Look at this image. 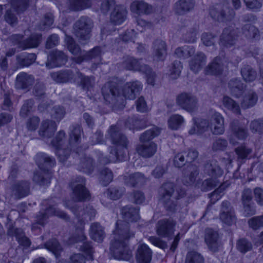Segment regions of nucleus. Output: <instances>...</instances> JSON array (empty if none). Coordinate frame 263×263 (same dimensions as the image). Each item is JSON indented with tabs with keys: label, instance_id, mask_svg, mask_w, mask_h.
I'll use <instances>...</instances> for the list:
<instances>
[{
	"label": "nucleus",
	"instance_id": "nucleus-1",
	"mask_svg": "<svg viewBox=\"0 0 263 263\" xmlns=\"http://www.w3.org/2000/svg\"><path fill=\"white\" fill-rule=\"evenodd\" d=\"M139 208L132 205H126L121 209V214L125 221H118L114 231V239L110 248L115 259L129 260L132 256V251L128 246V240L134 236V233L129 230L128 222L137 221L139 218Z\"/></svg>",
	"mask_w": 263,
	"mask_h": 263
},
{
	"label": "nucleus",
	"instance_id": "nucleus-2",
	"mask_svg": "<svg viewBox=\"0 0 263 263\" xmlns=\"http://www.w3.org/2000/svg\"><path fill=\"white\" fill-rule=\"evenodd\" d=\"M36 165L43 172L35 173L33 180L40 185H48L50 183L52 172L51 168L56 164L54 158L44 153H37L34 158Z\"/></svg>",
	"mask_w": 263,
	"mask_h": 263
},
{
	"label": "nucleus",
	"instance_id": "nucleus-3",
	"mask_svg": "<svg viewBox=\"0 0 263 263\" xmlns=\"http://www.w3.org/2000/svg\"><path fill=\"white\" fill-rule=\"evenodd\" d=\"M65 206L70 209L76 216L77 220L80 224V230L81 232V237L79 240L83 241L86 239V236L84 234L83 230L85 224V220L87 217H88L89 220H91L96 215V211L91 206H86L84 207L83 204L82 205L74 204L70 206L67 203H65Z\"/></svg>",
	"mask_w": 263,
	"mask_h": 263
},
{
	"label": "nucleus",
	"instance_id": "nucleus-4",
	"mask_svg": "<svg viewBox=\"0 0 263 263\" xmlns=\"http://www.w3.org/2000/svg\"><path fill=\"white\" fill-rule=\"evenodd\" d=\"M102 94L106 103L112 108L124 105V100L120 95L118 84L114 82H108L102 88Z\"/></svg>",
	"mask_w": 263,
	"mask_h": 263
},
{
	"label": "nucleus",
	"instance_id": "nucleus-5",
	"mask_svg": "<svg viewBox=\"0 0 263 263\" xmlns=\"http://www.w3.org/2000/svg\"><path fill=\"white\" fill-rule=\"evenodd\" d=\"M45 209H42L36 216V223L43 226L50 216H57L61 218L67 220L69 217L64 212L57 209L55 204L52 200H44L42 202Z\"/></svg>",
	"mask_w": 263,
	"mask_h": 263
},
{
	"label": "nucleus",
	"instance_id": "nucleus-6",
	"mask_svg": "<svg viewBox=\"0 0 263 263\" xmlns=\"http://www.w3.org/2000/svg\"><path fill=\"white\" fill-rule=\"evenodd\" d=\"M93 23L90 20L83 17L73 25V33L82 44H85L91 36Z\"/></svg>",
	"mask_w": 263,
	"mask_h": 263
},
{
	"label": "nucleus",
	"instance_id": "nucleus-7",
	"mask_svg": "<svg viewBox=\"0 0 263 263\" xmlns=\"http://www.w3.org/2000/svg\"><path fill=\"white\" fill-rule=\"evenodd\" d=\"M107 136L111 143L116 146L110 148H115L118 152L122 151L126 154L125 149L127 147L128 140L118 127L115 125L110 126L108 130Z\"/></svg>",
	"mask_w": 263,
	"mask_h": 263
},
{
	"label": "nucleus",
	"instance_id": "nucleus-8",
	"mask_svg": "<svg viewBox=\"0 0 263 263\" xmlns=\"http://www.w3.org/2000/svg\"><path fill=\"white\" fill-rule=\"evenodd\" d=\"M84 177L77 176L70 182L69 185L72 190L73 197L78 201H82L89 198V193L85 187Z\"/></svg>",
	"mask_w": 263,
	"mask_h": 263
},
{
	"label": "nucleus",
	"instance_id": "nucleus-9",
	"mask_svg": "<svg viewBox=\"0 0 263 263\" xmlns=\"http://www.w3.org/2000/svg\"><path fill=\"white\" fill-rule=\"evenodd\" d=\"M100 10L103 15L110 14V16H126L127 10L121 5H116L115 0H104L101 5Z\"/></svg>",
	"mask_w": 263,
	"mask_h": 263
},
{
	"label": "nucleus",
	"instance_id": "nucleus-10",
	"mask_svg": "<svg viewBox=\"0 0 263 263\" xmlns=\"http://www.w3.org/2000/svg\"><path fill=\"white\" fill-rule=\"evenodd\" d=\"M160 200L166 202L167 200L173 198L176 200L183 198L185 195V191L180 187L174 189L172 183H166L162 185L159 191Z\"/></svg>",
	"mask_w": 263,
	"mask_h": 263
},
{
	"label": "nucleus",
	"instance_id": "nucleus-11",
	"mask_svg": "<svg viewBox=\"0 0 263 263\" xmlns=\"http://www.w3.org/2000/svg\"><path fill=\"white\" fill-rule=\"evenodd\" d=\"M230 128L232 134L229 136V140L230 143L233 145L237 143L233 137L239 140H245L249 135L247 127L241 125L237 120H234L231 123Z\"/></svg>",
	"mask_w": 263,
	"mask_h": 263
},
{
	"label": "nucleus",
	"instance_id": "nucleus-12",
	"mask_svg": "<svg viewBox=\"0 0 263 263\" xmlns=\"http://www.w3.org/2000/svg\"><path fill=\"white\" fill-rule=\"evenodd\" d=\"M177 104L188 112H194L197 109V99L191 93H182L176 99Z\"/></svg>",
	"mask_w": 263,
	"mask_h": 263
},
{
	"label": "nucleus",
	"instance_id": "nucleus-13",
	"mask_svg": "<svg viewBox=\"0 0 263 263\" xmlns=\"http://www.w3.org/2000/svg\"><path fill=\"white\" fill-rule=\"evenodd\" d=\"M175 222L172 219H163L157 223V234L162 237H170L174 234Z\"/></svg>",
	"mask_w": 263,
	"mask_h": 263
},
{
	"label": "nucleus",
	"instance_id": "nucleus-14",
	"mask_svg": "<svg viewBox=\"0 0 263 263\" xmlns=\"http://www.w3.org/2000/svg\"><path fill=\"white\" fill-rule=\"evenodd\" d=\"M30 183L27 181H21L13 184L11 187V196L19 199L30 194Z\"/></svg>",
	"mask_w": 263,
	"mask_h": 263
},
{
	"label": "nucleus",
	"instance_id": "nucleus-15",
	"mask_svg": "<svg viewBox=\"0 0 263 263\" xmlns=\"http://www.w3.org/2000/svg\"><path fill=\"white\" fill-rule=\"evenodd\" d=\"M143 88L142 83L139 81L127 82L123 88V95L129 100H134Z\"/></svg>",
	"mask_w": 263,
	"mask_h": 263
},
{
	"label": "nucleus",
	"instance_id": "nucleus-16",
	"mask_svg": "<svg viewBox=\"0 0 263 263\" xmlns=\"http://www.w3.org/2000/svg\"><path fill=\"white\" fill-rule=\"evenodd\" d=\"M204 241L211 251L213 252L218 251L221 246V243L219 240L218 234L216 231L211 229H206Z\"/></svg>",
	"mask_w": 263,
	"mask_h": 263
},
{
	"label": "nucleus",
	"instance_id": "nucleus-17",
	"mask_svg": "<svg viewBox=\"0 0 263 263\" xmlns=\"http://www.w3.org/2000/svg\"><path fill=\"white\" fill-rule=\"evenodd\" d=\"M126 158V154L122 151L118 152L115 148H110L109 158L103 156V154L98 152V158L101 164L105 165L110 162H116L117 161H123Z\"/></svg>",
	"mask_w": 263,
	"mask_h": 263
},
{
	"label": "nucleus",
	"instance_id": "nucleus-18",
	"mask_svg": "<svg viewBox=\"0 0 263 263\" xmlns=\"http://www.w3.org/2000/svg\"><path fill=\"white\" fill-rule=\"evenodd\" d=\"M210 129L214 135H222L224 132V119L220 114L215 112L210 120Z\"/></svg>",
	"mask_w": 263,
	"mask_h": 263
},
{
	"label": "nucleus",
	"instance_id": "nucleus-19",
	"mask_svg": "<svg viewBox=\"0 0 263 263\" xmlns=\"http://www.w3.org/2000/svg\"><path fill=\"white\" fill-rule=\"evenodd\" d=\"M152 52L154 60L164 61L167 55V46L162 40H156L153 44Z\"/></svg>",
	"mask_w": 263,
	"mask_h": 263
},
{
	"label": "nucleus",
	"instance_id": "nucleus-20",
	"mask_svg": "<svg viewBox=\"0 0 263 263\" xmlns=\"http://www.w3.org/2000/svg\"><path fill=\"white\" fill-rule=\"evenodd\" d=\"M67 57L62 51H53L49 56L46 66L49 68L61 66L67 61Z\"/></svg>",
	"mask_w": 263,
	"mask_h": 263
},
{
	"label": "nucleus",
	"instance_id": "nucleus-21",
	"mask_svg": "<svg viewBox=\"0 0 263 263\" xmlns=\"http://www.w3.org/2000/svg\"><path fill=\"white\" fill-rule=\"evenodd\" d=\"M7 235L11 237H15L18 242L22 246L28 247L31 244L30 239L25 236L22 229L15 228L13 225L9 226Z\"/></svg>",
	"mask_w": 263,
	"mask_h": 263
},
{
	"label": "nucleus",
	"instance_id": "nucleus-22",
	"mask_svg": "<svg viewBox=\"0 0 263 263\" xmlns=\"http://www.w3.org/2000/svg\"><path fill=\"white\" fill-rule=\"evenodd\" d=\"M204 172L208 176L216 179L221 177L223 173V170L215 160L209 161L205 164Z\"/></svg>",
	"mask_w": 263,
	"mask_h": 263
},
{
	"label": "nucleus",
	"instance_id": "nucleus-23",
	"mask_svg": "<svg viewBox=\"0 0 263 263\" xmlns=\"http://www.w3.org/2000/svg\"><path fill=\"white\" fill-rule=\"evenodd\" d=\"M34 83L32 76L25 72L19 73L16 78L15 87L18 89L28 90Z\"/></svg>",
	"mask_w": 263,
	"mask_h": 263
},
{
	"label": "nucleus",
	"instance_id": "nucleus-24",
	"mask_svg": "<svg viewBox=\"0 0 263 263\" xmlns=\"http://www.w3.org/2000/svg\"><path fill=\"white\" fill-rule=\"evenodd\" d=\"M123 180L126 185L133 187L140 186L146 181V177L143 174L139 172L125 175Z\"/></svg>",
	"mask_w": 263,
	"mask_h": 263
},
{
	"label": "nucleus",
	"instance_id": "nucleus-25",
	"mask_svg": "<svg viewBox=\"0 0 263 263\" xmlns=\"http://www.w3.org/2000/svg\"><path fill=\"white\" fill-rule=\"evenodd\" d=\"M57 128V125L54 121L47 119L42 121L39 134L45 138H49L54 135Z\"/></svg>",
	"mask_w": 263,
	"mask_h": 263
},
{
	"label": "nucleus",
	"instance_id": "nucleus-26",
	"mask_svg": "<svg viewBox=\"0 0 263 263\" xmlns=\"http://www.w3.org/2000/svg\"><path fill=\"white\" fill-rule=\"evenodd\" d=\"M236 31L231 27L225 28L220 36V44L224 47H230L234 45L237 36Z\"/></svg>",
	"mask_w": 263,
	"mask_h": 263
},
{
	"label": "nucleus",
	"instance_id": "nucleus-27",
	"mask_svg": "<svg viewBox=\"0 0 263 263\" xmlns=\"http://www.w3.org/2000/svg\"><path fill=\"white\" fill-rule=\"evenodd\" d=\"M130 10L133 12L139 15H148L154 11V9L151 5L142 1L133 2L130 5Z\"/></svg>",
	"mask_w": 263,
	"mask_h": 263
},
{
	"label": "nucleus",
	"instance_id": "nucleus-28",
	"mask_svg": "<svg viewBox=\"0 0 263 263\" xmlns=\"http://www.w3.org/2000/svg\"><path fill=\"white\" fill-rule=\"evenodd\" d=\"M206 63V57L201 52H198L189 62V67L191 71L197 73L203 68Z\"/></svg>",
	"mask_w": 263,
	"mask_h": 263
},
{
	"label": "nucleus",
	"instance_id": "nucleus-29",
	"mask_svg": "<svg viewBox=\"0 0 263 263\" xmlns=\"http://www.w3.org/2000/svg\"><path fill=\"white\" fill-rule=\"evenodd\" d=\"M152 251L145 245H140L137 249L136 258L138 263H150Z\"/></svg>",
	"mask_w": 263,
	"mask_h": 263
},
{
	"label": "nucleus",
	"instance_id": "nucleus-30",
	"mask_svg": "<svg viewBox=\"0 0 263 263\" xmlns=\"http://www.w3.org/2000/svg\"><path fill=\"white\" fill-rule=\"evenodd\" d=\"M194 5V0H179L175 4L174 10L176 14L183 15L192 10Z\"/></svg>",
	"mask_w": 263,
	"mask_h": 263
},
{
	"label": "nucleus",
	"instance_id": "nucleus-31",
	"mask_svg": "<svg viewBox=\"0 0 263 263\" xmlns=\"http://www.w3.org/2000/svg\"><path fill=\"white\" fill-rule=\"evenodd\" d=\"M89 235L92 239L101 242L105 236L104 228L99 222L92 223L89 229Z\"/></svg>",
	"mask_w": 263,
	"mask_h": 263
},
{
	"label": "nucleus",
	"instance_id": "nucleus-32",
	"mask_svg": "<svg viewBox=\"0 0 263 263\" xmlns=\"http://www.w3.org/2000/svg\"><path fill=\"white\" fill-rule=\"evenodd\" d=\"M74 74L71 70H61L51 74L52 79L57 83L71 82L74 79Z\"/></svg>",
	"mask_w": 263,
	"mask_h": 263
},
{
	"label": "nucleus",
	"instance_id": "nucleus-33",
	"mask_svg": "<svg viewBox=\"0 0 263 263\" xmlns=\"http://www.w3.org/2000/svg\"><path fill=\"white\" fill-rule=\"evenodd\" d=\"M210 126V121L199 119L195 121L193 126L189 131L190 135L202 134L207 131Z\"/></svg>",
	"mask_w": 263,
	"mask_h": 263
},
{
	"label": "nucleus",
	"instance_id": "nucleus-34",
	"mask_svg": "<svg viewBox=\"0 0 263 263\" xmlns=\"http://www.w3.org/2000/svg\"><path fill=\"white\" fill-rule=\"evenodd\" d=\"M41 42L42 34L41 33H32L28 37L23 40V44H22V50L37 48Z\"/></svg>",
	"mask_w": 263,
	"mask_h": 263
},
{
	"label": "nucleus",
	"instance_id": "nucleus-35",
	"mask_svg": "<svg viewBox=\"0 0 263 263\" xmlns=\"http://www.w3.org/2000/svg\"><path fill=\"white\" fill-rule=\"evenodd\" d=\"M157 145L153 142L138 145L136 148L137 153L143 157L153 156L157 151Z\"/></svg>",
	"mask_w": 263,
	"mask_h": 263
},
{
	"label": "nucleus",
	"instance_id": "nucleus-36",
	"mask_svg": "<svg viewBox=\"0 0 263 263\" xmlns=\"http://www.w3.org/2000/svg\"><path fill=\"white\" fill-rule=\"evenodd\" d=\"M198 173V170L196 166L193 165L188 166L183 173L182 179L183 183L186 185L193 184Z\"/></svg>",
	"mask_w": 263,
	"mask_h": 263
},
{
	"label": "nucleus",
	"instance_id": "nucleus-37",
	"mask_svg": "<svg viewBox=\"0 0 263 263\" xmlns=\"http://www.w3.org/2000/svg\"><path fill=\"white\" fill-rule=\"evenodd\" d=\"M223 71V66L221 59L216 57L205 68V74L218 75Z\"/></svg>",
	"mask_w": 263,
	"mask_h": 263
},
{
	"label": "nucleus",
	"instance_id": "nucleus-38",
	"mask_svg": "<svg viewBox=\"0 0 263 263\" xmlns=\"http://www.w3.org/2000/svg\"><path fill=\"white\" fill-rule=\"evenodd\" d=\"M229 87L232 95L238 98L243 93L246 85H244L239 79H233L229 82Z\"/></svg>",
	"mask_w": 263,
	"mask_h": 263
},
{
	"label": "nucleus",
	"instance_id": "nucleus-39",
	"mask_svg": "<svg viewBox=\"0 0 263 263\" xmlns=\"http://www.w3.org/2000/svg\"><path fill=\"white\" fill-rule=\"evenodd\" d=\"M144 65L142 64L138 60L130 57H125L123 62V66L126 69L140 72L142 71L143 66Z\"/></svg>",
	"mask_w": 263,
	"mask_h": 263
},
{
	"label": "nucleus",
	"instance_id": "nucleus-40",
	"mask_svg": "<svg viewBox=\"0 0 263 263\" xmlns=\"http://www.w3.org/2000/svg\"><path fill=\"white\" fill-rule=\"evenodd\" d=\"M94 168L93 160L89 157L84 156L80 159L78 169L87 174H90Z\"/></svg>",
	"mask_w": 263,
	"mask_h": 263
},
{
	"label": "nucleus",
	"instance_id": "nucleus-41",
	"mask_svg": "<svg viewBox=\"0 0 263 263\" xmlns=\"http://www.w3.org/2000/svg\"><path fill=\"white\" fill-rule=\"evenodd\" d=\"M36 59L35 53H22L16 56L17 63L22 67H28L32 64Z\"/></svg>",
	"mask_w": 263,
	"mask_h": 263
},
{
	"label": "nucleus",
	"instance_id": "nucleus-42",
	"mask_svg": "<svg viewBox=\"0 0 263 263\" xmlns=\"http://www.w3.org/2000/svg\"><path fill=\"white\" fill-rule=\"evenodd\" d=\"M69 9L79 11L91 7L92 0H68Z\"/></svg>",
	"mask_w": 263,
	"mask_h": 263
},
{
	"label": "nucleus",
	"instance_id": "nucleus-43",
	"mask_svg": "<svg viewBox=\"0 0 263 263\" xmlns=\"http://www.w3.org/2000/svg\"><path fill=\"white\" fill-rule=\"evenodd\" d=\"M258 100V96L256 92L250 90L243 98L241 106L243 109L251 108L254 106Z\"/></svg>",
	"mask_w": 263,
	"mask_h": 263
},
{
	"label": "nucleus",
	"instance_id": "nucleus-44",
	"mask_svg": "<svg viewBox=\"0 0 263 263\" xmlns=\"http://www.w3.org/2000/svg\"><path fill=\"white\" fill-rule=\"evenodd\" d=\"M69 144L72 146L80 142L81 139V128L78 124H73L69 127Z\"/></svg>",
	"mask_w": 263,
	"mask_h": 263
},
{
	"label": "nucleus",
	"instance_id": "nucleus-45",
	"mask_svg": "<svg viewBox=\"0 0 263 263\" xmlns=\"http://www.w3.org/2000/svg\"><path fill=\"white\" fill-rule=\"evenodd\" d=\"M195 49L193 46L185 45L176 49L175 54L179 58L186 59L194 54Z\"/></svg>",
	"mask_w": 263,
	"mask_h": 263
},
{
	"label": "nucleus",
	"instance_id": "nucleus-46",
	"mask_svg": "<svg viewBox=\"0 0 263 263\" xmlns=\"http://www.w3.org/2000/svg\"><path fill=\"white\" fill-rule=\"evenodd\" d=\"M241 74L246 82H251L255 80L257 73L250 66L244 65L241 69Z\"/></svg>",
	"mask_w": 263,
	"mask_h": 263
},
{
	"label": "nucleus",
	"instance_id": "nucleus-47",
	"mask_svg": "<svg viewBox=\"0 0 263 263\" xmlns=\"http://www.w3.org/2000/svg\"><path fill=\"white\" fill-rule=\"evenodd\" d=\"M242 32L248 39H258L260 36L258 29L254 26L249 24H246L243 27Z\"/></svg>",
	"mask_w": 263,
	"mask_h": 263
},
{
	"label": "nucleus",
	"instance_id": "nucleus-48",
	"mask_svg": "<svg viewBox=\"0 0 263 263\" xmlns=\"http://www.w3.org/2000/svg\"><path fill=\"white\" fill-rule=\"evenodd\" d=\"M45 248L51 252L57 258L62 251V248L55 239L48 240L45 245Z\"/></svg>",
	"mask_w": 263,
	"mask_h": 263
},
{
	"label": "nucleus",
	"instance_id": "nucleus-49",
	"mask_svg": "<svg viewBox=\"0 0 263 263\" xmlns=\"http://www.w3.org/2000/svg\"><path fill=\"white\" fill-rule=\"evenodd\" d=\"M160 133V129L158 127L153 126L141 134L140 140L142 142H145L158 136Z\"/></svg>",
	"mask_w": 263,
	"mask_h": 263
},
{
	"label": "nucleus",
	"instance_id": "nucleus-50",
	"mask_svg": "<svg viewBox=\"0 0 263 263\" xmlns=\"http://www.w3.org/2000/svg\"><path fill=\"white\" fill-rule=\"evenodd\" d=\"M112 172L107 167L103 168L100 173L99 180L103 186H107L112 180Z\"/></svg>",
	"mask_w": 263,
	"mask_h": 263
},
{
	"label": "nucleus",
	"instance_id": "nucleus-51",
	"mask_svg": "<svg viewBox=\"0 0 263 263\" xmlns=\"http://www.w3.org/2000/svg\"><path fill=\"white\" fill-rule=\"evenodd\" d=\"M81 79L80 85L84 90H89L92 88L95 83V77L93 76H85L82 73L79 74Z\"/></svg>",
	"mask_w": 263,
	"mask_h": 263
},
{
	"label": "nucleus",
	"instance_id": "nucleus-52",
	"mask_svg": "<svg viewBox=\"0 0 263 263\" xmlns=\"http://www.w3.org/2000/svg\"><path fill=\"white\" fill-rule=\"evenodd\" d=\"M204 258L199 253L192 251L188 252L186 256L185 263H204Z\"/></svg>",
	"mask_w": 263,
	"mask_h": 263
},
{
	"label": "nucleus",
	"instance_id": "nucleus-53",
	"mask_svg": "<svg viewBox=\"0 0 263 263\" xmlns=\"http://www.w3.org/2000/svg\"><path fill=\"white\" fill-rule=\"evenodd\" d=\"M223 104L228 109L232 111L236 114L240 113L239 105L231 98L225 96L223 98Z\"/></svg>",
	"mask_w": 263,
	"mask_h": 263
},
{
	"label": "nucleus",
	"instance_id": "nucleus-54",
	"mask_svg": "<svg viewBox=\"0 0 263 263\" xmlns=\"http://www.w3.org/2000/svg\"><path fill=\"white\" fill-rule=\"evenodd\" d=\"M183 122V117L178 114L172 115L168 120L169 127L174 130L178 129Z\"/></svg>",
	"mask_w": 263,
	"mask_h": 263
},
{
	"label": "nucleus",
	"instance_id": "nucleus-55",
	"mask_svg": "<svg viewBox=\"0 0 263 263\" xmlns=\"http://www.w3.org/2000/svg\"><path fill=\"white\" fill-rule=\"evenodd\" d=\"M125 192L123 187L111 186L108 189L107 191V196L112 200L119 199Z\"/></svg>",
	"mask_w": 263,
	"mask_h": 263
},
{
	"label": "nucleus",
	"instance_id": "nucleus-56",
	"mask_svg": "<svg viewBox=\"0 0 263 263\" xmlns=\"http://www.w3.org/2000/svg\"><path fill=\"white\" fill-rule=\"evenodd\" d=\"M65 114V108L60 105L53 106L50 111L51 118L59 122L64 117Z\"/></svg>",
	"mask_w": 263,
	"mask_h": 263
},
{
	"label": "nucleus",
	"instance_id": "nucleus-57",
	"mask_svg": "<svg viewBox=\"0 0 263 263\" xmlns=\"http://www.w3.org/2000/svg\"><path fill=\"white\" fill-rule=\"evenodd\" d=\"M236 248L242 253H246L252 248L251 242L246 238L239 239L236 242Z\"/></svg>",
	"mask_w": 263,
	"mask_h": 263
},
{
	"label": "nucleus",
	"instance_id": "nucleus-58",
	"mask_svg": "<svg viewBox=\"0 0 263 263\" xmlns=\"http://www.w3.org/2000/svg\"><path fill=\"white\" fill-rule=\"evenodd\" d=\"M65 40L67 43V48L72 54L78 55H79V53L82 52L79 46L76 43L72 37L67 36Z\"/></svg>",
	"mask_w": 263,
	"mask_h": 263
},
{
	"label": "nucleus",
	"instance_id": "nucleus-59",
	"mask_svg": "<svg viewBox=\"0 0 263 263\" xmlns=\"http://www.w3.org/2000/svg\"><path fill=\"white\" fill-rule=\"evenodd\" d=\"M141 72L145 73L146 77L147 82L148 84L154 86L156 78V73L147 65L143 66Z\"/></svg>",
	"mask_w": 263,
	"mask_h": 263
},
{
	"label": "nucleus",
	"instance_id": "nucleus-60",
	"mask_svg": "<svg viewBox=\"0 0 263 263\" xmlns=\"http://www.w3.org/2000/svg\"><path fill=\"white\" fill-rule=\"evenodd\" d=\"M182 67L183 66L180 61L178 60L174 61L170 69V78L172 79H177L180 76Z\"/></svg>",
	"mask_w": 263,
	"mask_h": 263
},
{
	"label": "nucleus",
	"instance_id": "nucleus-61",
	"mask_svg": "<svg viewBox=\"0 0 263 263\" xmlns=\"http://www.w3.org/2000/svg\"><path fill=\"white\" fill-rule=\"evenodd\" d=\"M228 145L227 140L219 138L213 142L212 148L214 151H223L226 149Z\"/></svg>",
	"mask_w": 263,
	"mask_h": 263
},
{
	"label": "nucleus",
	"instance_id": "nucleus-62",
	"mask_svg": "<svg viewBox=\"0 0 263 263\" xmlns=\"http://www.w3.org/2000/svg\"><path fill=\"white\" fill-rule=\"evenodd\" d=\"M28 5V0H13L12 6L17 14L24 11Z\"/></svg>",
	"mask_w": 263,
	"mask_h": 263
},
{
	"label": "nucleus",
	"instance_id": "nucleus-63",
	"mask_svg": "<svg viewBox=\"0 0 263 263\" xmlns=\"http://www.w3.org/2000/svg\"><path fill=\"white\" fill-rule=\"evenodd\" d=\"M250 228L254 230H257L263 227V215L254 217L248 221Z\"/></svg>",
	"mask_w": 263,
	"mask_h": 263
},
{
	"label": "nucleus",
	"instance_id": "nucleus-64",
	"mask_svg": "<svg viewBox=\"0 0 263 263\" xmlns=\"http://www.w3.org/2000/svg\"><path fill=\"white\" fill-rule=\"evenodd\" d=\"M250 128L253 133L263 134V119L252 121L250 123Z\"/></svg>",
	"mask_w": 263,
	"mask_h": 263
}]
</instances>
